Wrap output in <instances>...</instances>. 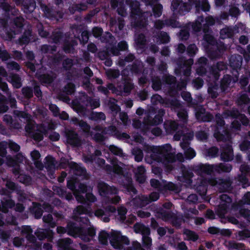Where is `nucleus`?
<instances>
[{
	"label": "nucleus",
	"mask_w": 250,
	"mask_h": 250,
	"mask_svg": "<svg viewBox=\"0 0 250 250\" xmlns=\"http://www.w3.org/2000/svg\"><path fill=\"white\" fill-rule=\"evenodd\" d=\"M171 146L167 144L157 146V163H161L167 174L174 168L180 167L179 163L184 161V156L181 153L177 154L171 152Z\"/></svg>",
	"instance_id": "obj_1"
},
{
	"label": "nucleus",
	"mask_w": 250,
	"mask_h": 250,
	"mask_svg": "<svg viewBox=\"0 0 250 250\" xmlns=\"http://www.w3.org/2000/svg\"><path fill=\"white\" fill-rule=\"evenodd\" d=\"M232 168L231 165L225 163H220L213 165L200 164L194 166L193 170L197 174L200 176L203 174L211 175L215 173H229Z\"/></svg>",
	"instance_id": "obj_2"
},
{
	"label": "nucleus",
	"mask_w": 250,
	"mask_h": 250,
	"mask_svg": "<svg viewBox=\"0 0 250 250\" xmlns=\"http://www.w3.org/2000/svg\"><path fill=\"white\" fill-rule=\"evenodd\" d=\"M145 116L143 122L137 121L133 123L136 128L142 127L144 131H148L151 126H156V108L151 107L147 110H146Z\"/></svg>",
	"instance_id": "obj_3"
},
{
	"label": "nucleus",
	"mask_w": 250,
	"mask_h": 250,
	"mask_svg": "<svg viewBox=\"0 0 250 250\" xmlns=\"http://www.w3.org/2000/svg\"><path fill=\"white\" fill-rule=\"evenodd\" d=\"M165 220H169L171 225L177 228H180L182 223L186 222L184 216L182 214H175L171 211L161 210L157 208V218L159 215Z\"/></svg>",
	"instance_id": "obj_4"
},
{
	"label": "nucleus",
	"mask_w": 250,
	"mask_h": 250,
	"mask_svg": "<svg viewBox=\"0 0 250 250\" xmlns=\"http://www.w3.org/2000/svg\"><path fill=\"white\" fill-rule=\"evenodd\" d=\"M193 63L192 59L187 60L184 57L180 58L177 61L178 67L175 68V74L177 76L183 75L186 77H188L191 74V66Z\"/></svg>",
	"instance_id": "obj_5"
},
{
	"label": "nucleus",
	"mask_w": 250,
	"mask_h": 250,
	"mask_svg": "<svg viewBox=\"0 0 250 250\" xmlns=\"http://www.w3.org/2000/svg\"><path fill=\"white\" fill-rule=\"evenodd\" d=\"M110 243L114 249H122L124 245L129 244L128 237L122 235L120 232L114 231L110 234Z\"/></svg>",
	"instance_id": "obj_6"
},
{
	"label": "nucleus",
	"mask_w": 250,
	"mask_h": 250,
	"mask_svg": "<svg viewBox=\"0 0 250 250\" xmlns=\"http://www.w3.org/2000/svg\"><path fill=\"white\" fill-rule=\"evenodd\" d=\"M155 201H156V191H154L148 196L141 195L136 196L133 200V203L136 207L142 208L150 203Z\"/></svg>",
	"instance_id": "obj_7"
},
{
	"label": "nucleus",
	"mask_w": 250,
	"mask_h": 250,
	"mask_svg": "<svg viewBox=\"0 0 250 250\" xmlns=\"http://www.w3.org/2000/svg\"><path fill=\"white\" fill-rule=\"evenodd\" d=\"M179 164L180 167L174 168L169 174L181 175V177L183 182H191L193 176L192 170L186 167L182 163Z\"/></svg>",
	"instance_id": "obj_8"
},
{
	"label": "nucleus",
	"mask_w": 250,
	"mask_h": 250,
	"mask_svg": "<svg viewBox=\"0 0 250 250\" xmlns=\"http://www.w3.org/2000/svg\"><path fill=\"white\" fill-rule=\"evenodd\" d=\"M40 7L46 18L50 20L59 21L60 19H62L63 17V14L62 11L55 10V9L52 7H48L45 4L41 3L40 4Z\"/></svg>",
	"instance_id": "obj_9"
},
{
	"label": "nucleus",
	"mask_w": 250,
	"mask_h": 250,
	"mask_svg": "<svg viewBox=\"0 0 250 250\" xmlns=\"http://www.w3.org/2000/svg\"><path fill=\"white\" fill-rule=\"evenodd\" d=\"M6 192L7 191L4 190L1 193V210L4 213H7L8 209L15 206V202L12 199L11 193Z\"/></svg>",
	"instance_id": "obj_10"
},
{
	"label": "nucleus",
	"mask_w": 250,
	"mask_h": 250,
	"mask_svg": "<svg viewBox=\"0 0 250 250\" xmlns=\"http://www.w3.org/2000/svg\"><path fill=\"white\" fill-rule=\"evenodd\" d=\"M66 142L73 147H79L82 144V138L73 130H67L65 132Z\"/></svg>",
	"instance_id": "obj_11"
},
{
	"label": "nucleus",
	"mask_w": 250,
	"mask_h": 250,
	"mask_svg": "<svg viewBox=\"0 0 250 250\" xmlns=\"http://www.w3.org/2000/svg\"><path fill=\"white\" fill-rule=\"evenodd\" d=\"M214 185L217 186L221 192L231 191L232 189V180L229 177L226 179L222 178H214Z\"/></svg>",
	"instance_id": "obj_12"
},
{
	"label": "nucleus",
	"mask_w": 250,
	"mask_h": 250,
	"mask_svg": "<svg viewBox=\"0 0 250 250\" xmlns=\"http://www.w3.org/2000/svg\"><path fill=\"white\" fill-rule=\"evenodd\" d=\"M75 198L77 202L83 205H87L88 207H91L93 203H95L97 198L91 192L85 193V196L82 194H76Z\"/></svg>",
	"instance_id": "obj_13"
},
{
	"label": "nucleus",
	"mask_w": 250,
	"mask_h": 250,
	"mask_svg": "<svg viewBox=\"0 0 250 250\" xmlns=\"http://www.w3.org/2000/svg\"><path fill=\"white\" fill-rule=\"evenodd\" d=\"M98 189L102 196H107L110 195H115L118 192V189L113 186L110 187L107 183L103 182L98 185Z\"/></svg>",
	"instance_id": "obj_14"
},
{
	"label": "nucleus",
	"mask_w": 250,
	"mask_h": 250,
	"mask_svg": "<svg viewBox=\"0 0 250 250\" xmlns=\"http://www.w3.org/2000/svg\"><path fill=\"white\" fill-rule=\"evenodd\" d=\"M72 29V30L76 31V33L81 34L80 36L78 37L79 42H80V43L85 44L87 43L89 36L90 35V33L89 31L83 30V28L82 26L77 24L73 25Z\"/></svg>",
	"instance_id": "obj_15"
},
{
	"label": "nucleus",
	"mask_w": 250,
	"mask_h": 250,
	"mask_svg": "<svg viewBox=\"0 0 250 250\" xmlns=\"http://www.w3.org/2000/svg\"><path fill=\"white\" fill-rule=\"evenodd\" d=\"M165 26L175 28L180 27V22L176 19L170 18L166 20H157V31Z\"/></svg>",
	"instance_id": "obj_16"
},
{
	"label": "nucleus",
	"mask_w": 250,
	"mask_h": 250,
	"mask_svg": "<svg viewBox=\"0 0 250 250\" xmlns=\"http://www.w3.org/2000/svg\"><path fill=\"white\" fill-rule=\"evenodd\" d=\"M214 178L201 179L199 184L197 186L196 188L197 191L202 190V192L200 193L201 195L206 194L207 191V188L208 185H214Z\"/></svg>",
	"instance_id": "obj_17"
},
{
	"label": "nucleus",
	"mask_w": 250,
	"mask_h": 250,
	"mask_svg": "<svg viewBox=\"0 0 250 250\" xmlns=\"http://www.w3.org/2000/svg\"><path fill=\"white\" fill-rule=\"evenodd\" d=\"M133 88V84L127 79H125L122 83V85H118L119 90L118 95L122 96L124 93L129 95Z\"/></svg>",
	"instance_id": "obj_18"
},
{
	"label": "nucleus",
	"mask_w": 250,
	"mask_h": 250,
	"mask_svg": "<svg viewBox=\"0 0 250 250\" xmlns=\"http://www.w3.org/2000/svg\"><path fill=\"white\" fill-rule=\"evenodd\" d=\"M125 4L129 5L131 10V15L133 17L134 15L141 14L143 12L140 8V3L136 0H125Z\"/></svg>",
	"instance_id": "obj_19"
},
{
	"label": "nucleus",
	"mask_w": 250,
	"mask_h": 250,
	"mask_svg": "<svg viewBox=\"0 0 250 250\" xmlns=\"http://www.w3.org/2000/svg\"><path fill=\"white\" fill-rule=\"evenodd\" d=\"M36 237L40 240H42L47 239L49 240L52 239L53 237V232L52 230L48 229H42L38 228L35 231Z\"/></svg>",
	"instance_id": "obj_20"
},
{
	"label": "nucleus",
	"mask_w": 250,
	"mask_h": 250,
	"mask_svg": "<svg viewBox=\"0 0 250 250\" xmlns=\"http://www.w3.org/2000/svg\"><path fill=\"white\" fill-rule=\"evenodd\" d=\"M233 158L234 154H233L232 146L230 145H226L223 150L222 151V153H221V160L225 162H229L231 161Z\"/></svg>",
	"instance_id": "obj_21"
},
{
	"label": "nucleus",
	"mask_w": 250,
	"mask_h": 250,
	"mask_svg": "<svg viewBox=\"0 0 250 250\" xmlns=\"http://www.w3.org/2000/svg\"><path fill=\"white\" fill-rule=\"evenodd\" d=\"M242 62V57L240 55H232L229 58V66L233 70L238 71L240 69Z\"/></svg>",
	"instance_id": "obj_22"
},
{
	"label": "nucleus",
	"mask_w": 250,
	"mask_h": 250,
	"mask_svg": "<svg viewBox=\"0 0 250 250\" xmlns=\"http://www.w3.org/2000/svg\"><path fill=\"white\" fill-rule=\"evenodd\" d=\"M14 114L16 117L18 118L20 120L21 119H24L27 124L25 126V129L27 130L28 129H30L29 124L31 123L32 118L31 116L28 113L25 111H21V110H15Z\"/></svg>",
	"instance_id": "obj_23"
},
{
	"label": "nucleus",
	"mask_w": 250,
	"mask_h": 250,
	"mask_svg": "<svg viewBox=\"0 0 250 250\" xmlns=\"http://www.w3.org/2000/svg\"><path fill=\"white\" fill-rule=\"evenodd\" d=\"M133 17H135L134 26L135 27L142 28L146 27L147 18L144 12L141 13V14L134 15Z\"/></svg>",
	"instance_id": "obj_24"
},
{
	"label": "nucleus",
	"mask_w": 250,
	"mask_h": 250,
	"mask_svg": "<svg viewBox=\"0 0 250 250\" xmlns=\"http://www.w3.org/2000/svg\"><path fill=\"white\" fill-rule=\"evenodd\" d=\"M77 44V42L74 39H65L63 44V50L66 54L73 53L75 50L74 47Z\"/></svg>",
	"instance_id": "obj_25"
},
{
	"label": "nucleus",
	"mask_w": 250,
	"mask_h": 250,
	"mask_svg": "<svg viewBox=\"0 0 250 250\" xmlns=\"http://www.w3.org/2000/svg\"><path fill=\"white\" fill-rule=\"evenodd\" d=\"M21 3L24 12L30 13L33 12L36 7L35 0H21L19 1Z\"/></svg>",
	"instance_id": "obj_26"
},
{
	"label": "nucleus",
	"mask_w": 250,
	"mask_h": 250,
	"mask_svg": "<svg viewBox=\"0 0 250 250\" xmlns=\"http://www.w3.org/2000/svg\"><path fill=\"white\" fill-rule=\"evenodd\" d=\"M73 241L70 238H60L57 241V246L60 250H70Z\"/></svg>",
	"instance_id": "obj_27"
},
{
	"label": "nucleus",
	"mask_w": 250,
	"mask_h": 250,
	"mask_svg": "<svg viewBox=\"0 0 250 250\" xmlns=\"http://www.w3.org/2000/svg\"><path fill=\"white\" fill-rule=\"evenodd\" d=\"M135 43L137 49L145 50L146 46V39L144 33L139 34L135 39Z\"/></svg>",
	"instance_id": "obj_28"
},
{
	"label": "nucleus",
	"mask_w": 250,
	"mask_h": 250,
	"mask_svg": "<svg viewBox=\"0 0 250 250\" xmlns=\"http://www.w3.org/2000/svg\"><path fill=\"white\" fill-rule=\"evenodd\" d=\"M66 228L67 234L69 236H75L77 233L81 232L82 228L73 222L67 223Z\"/></svg>",
	"instance_id": "obj_29"
},
{
	"label": "nucleus",
	"mask_w": 250,
	"mask_h": 250,
	"mask_svg": "<svg viewBox=\"0 0 250 250\" xmlns=\"http://www.w3.org/2000/svg\"><path fill=\"white\" fill-rule=\"evenodd\" d=\"M134 231L136 233H141L142 237H147L150 233V229L143 224H135L134 226Z\"/></svg>",
	"instance_id": "obj_30"
},
{
	"label": "nucleus",
	"mask_w": 250,
	"mask_h": 250,
	"mask_svg": "<svg viewBox=\"0 0 250 250\" xmlns=\"http://www.w3.org/2000/svg\"><path fill=\"white\" fill-rule=\"evenodd\" d=\"M164 128L167 134H172L178 129V124L175 121H167L164 123Z\"/></svg>",
	"instance_id": "obj_31"
},
{
	"label": "nucleus",
	"mask_w": 250,
	"mask_h": 250,
	"mask_svg": "<svg viewBox=\"0 0 250 250\" xmlns=\"http://www.w3.org/2000/svg\"><path fill=\"white\" fill-rule=\"evenodd\" d=\"M228 131L224 126H215L214 136L218 141H222L225 139V135H227Z\"/></svg>",
	"instance_id": "obj_32"
},
{
	"label": "nucleus",
	"mask_w": 250,
	"mask_h": 250,
	"mask_svg": "<svg viewBox=\"0 0 250 250\" xmlns=\"http://www.w3.org/2000/svg\"><path fill=\"white\" fill-rule=\"evenodd\" d=\"M71 168L74 170V174L78 176H84L86 174V168L84 167L81 166L80 165L77 164L75 162H72Z\"/></svg>",
	"instance_id": "obj_33"
},
{
	"label": "nucleus",
	"mask_w": 250,
	"mask_h": 250,
	"mask_svg": "<svg viewBox=\"0 0 250 250\" xmlns=\"http://www.w3.org/2000/svg\"><path fill=\"white\" fill-rule=\"evenodd\" d=\"M231 77L230 75H225L220 82V89L222 92H225L229 87Z\"/></svg>",
	"instance_id": "obj_34"
},
{
	"label": "nucleus",
	"mask_w": 250,
	"mask_h": 250,
	"mask_svg": "<svg viewBox=\"0 0 250 250\" xmlns=\"http://www.w3.org/2000/svg\"><path fill=\"white\" fill-rule=\"evenodd\" d=\"M124 71L130 72L132 74L139 75L142 74V68L139 63L134 62L132 64L126 66Z\"/></svg>",
	"instance_id": "obj_35"
},
{
	"label": "nucleus",
	"mask_w": 250,
	"mask_h": 250,
	"mask_svg": "<svg viewBox=\"0 0 250 250\" xmlns=\"http://www.w3.org/2000/svg\"><path fill=\"white\" fill-rule=\"evenodd\" d=\"M183 3L182 0H172L170 7L171 10L174 13H177L180 15H184L186 13V11L180 12L182 4Z\"/></svg>",
	"instance_id": "obj_36"
},
{
	"label": "nucleus",
	"mask_w": 250,
	"mask_h": 250,
	"mask_svg": "<svg viewBox=\"0 0 250 250\" xmlns=\"http://www.w3.org/2000/svg\"><path fill=\"white\" fill-rule=\"evenodd\" d=\"M55 78V75L52 73L42 74L40 75L38 77V79L40 82L45 84H51L53 83Z\"/></svg>",
	"instance_id": "obj_37"
},
{
	"label": "nucleus",
	"mask_w": 250,
	"mask_h": 250,
	"mask_svg": "<svg viewBox=\"0 0 250 250\" xmlns=\"http://www.w3.org/2000/svg\"><path fill=\"white\" fill-rule=\"evenodd\" d=\"M125 0H111L110 4L111 7L115 9L118 8V11L119 15H122L123 12L125 10Z\"/></svg>",
	"instance_id": "obj_38"
},
{
	"label": "nucleus",
	"mask_w": 250,
	"mask_h": 250,
	"mask_svg": "<svg viewBox=\"0 0 250 250\" xmlns=\"http://www.w3.org/2000/svg\"><path fill=\"white\" fill-rule=\"evenodd\" d=\"M200 0H188V2H184L182 4L180 12L187 11V13L188 12L192 9L193 6L195 7L196 10L197 7V2L200 1Z\"/></svg>",
	"instance_id": "obj_39"
},
{
	"label": "nucleus",
	"mask_w": 250,
	"mask_h": 250,
	"mask_svg": "<svg viewBox=\"0 0 250 250\" xmlns=\"http://www.w3.org/2000/svg\"><path fill=\"white\" fill-rule=\"evenodd\" d=\"M89 119L90 120L100 123L101 121L105 120L106 116L105 114L102 112L93 111L90 114Z\"/></svg>",
	"instance_id": "obj_40"
},
{
	"label": "nucleus",
	"mask_w": 250,
	"mask_h": 250,
	"mask_svg": "<svg viewBox=\"0 0 250 250\" xmlns=\"http://www.w3.org/2000/svg\"><path fill=\"white\" fill-rule=\"evenodd\" d=\"M220 88V84L214 82L208 86V92L212 99H216L218 96L217 90Z\"/></svg>",
	"instance_id": "obj_41"
},
{
	"label": "nucleus",
	"mask_w": 250,
	"mask_h": 250,
	"mask_svg": "<svg viewBox=\"0 0 250 250\" xmlns=\"http://www.w3.org/2000/svg\"><path fill=\"white\" fill-rule=\"evenodd\" d=\"M170 41V37L165 31H157V44L168 43Z\"/></svg>",
	"instance_id": "obj_42"
},
{
	"label": "nucleus",
	"mask_w": 250,
	"mask_h": 250,
	"mask_svg": "<svg viewBox=\"0 0 250 250\" xmlns=\"http://www.w3.org/2000/svg\"><path fill=\"white\" fill-rule=\"evenodd\" d=\"M204 21V17L203 15L198 16L197 19L192 23V29L194 33H199L202 28V23Z\"/></svg>",
	"instance_id": "obj_43"
},
{
	"label": "nucleus",
	"mask_w": 250,
	"mask_h": 250,
	"mask_svg": "<svg viewBox=\"0 0 250 250\" xmlns=\"http://www.w3.org/2000/svg\"><path fill=\"white\" fill-rule=\"evenodd\" d=\"M231 204L221 202L218 206L217 213L220 217H223L229 210Z\"/></svg>",
	"instance_id": "obj_44"
},
{
	"label": "nucleus",
	"mask_w": 250,
	"mask_h": 250,
	"mask_svg": "<svg viewBox=\"0 0 250 250\" xmlns=\"http://www.w3.org/2000/svg\"><path fill=\"white\" fill-rule=\"evenodd\" d=\"M125 183L123 182V186L125 189L129 192H133L136 193L137 192L136 189L133 186L132 183V180L131 177H127L125 178Z\"/></svg>",
	"instance_id": "obj_45"
},
{
	"label": "nucleus",
	"mask_w": 250,
	"mask_h": 250,
	"mask_svg": "<svg viewBox=\"0 0 250 250\" xmlns=\"http://www.w3.org/2000/svg\"><path fill=\"white\" fill-rule=\"evenodd\" d=\"M197 7L196 9V12L199 13L200 10L204 12H208L210 9V5L209 4L208 0H200L197 2Z\"/></svg>",
	"instance_id": "obj_46"
},
{
	"label": "nucleus",
	"mask_w": 250,
	"mask_h": 250,
	"mask_svg": "<svg viewBox=\"0 0 250 250\" xmlns=\"http://www.w3.org/2000/svg\"><path fill=\"white\" fill-rule=\"evenodd\" d=\"M245 205H250V191L245 193L241 200L238 201V206L240 208V211L241 209H244L243 208L245 207Z\"/></svg>",
	"instance_id": "obj_47"
},
{
	"label": "nucleus",
	"mask_w": 250,
	"mask_h": 250,
	"mask_svg": "<svg viewBox=\"0 0 250 250\" xmlns=\"http://www.w3.org/2000/svg\"><path fill=\"white\" fill-rule=\"evenodd\" d=\"M162 189L164 191H172L177 192L178 188L176 184L171 182L163 181V185L162 186Z\"/></svg>",
	"instance_id": "obj_48"
},
{
	"label": "nucleus",
	"mask_w": 250,
	"mask_h": 250,
	"mask_svg": "<svg viewBox=\"0 0 250 250\" xmlns=\"http://www.w3.org/2000/svg\"><path fill=\"white\" fill-rule=\"evenodd\" d=\"M234 36V31L231 28L225 27L220 31V37L222 39L231 38Z\"/></svg>",
	"instance_id": "obj_49"
},
{
	"label": "nucleus",
	"mask_w": 250,
	"mask_h": 250,
	"mask_svg": "<svg viewBox=\"0 0 250 250\" xmlns=\"http://www.w3.org/2000/svg\"><path fill=\"white\" fill-rule=\"evenodd\" d=\"M10 81L14 88H20L22 86L21 77L17 74L11 75L10 77Z\"/></svg>",
	"instance_id": "obj_50"
},
{
	"label": "nucleus",
	"mask_w": 250,
	"mask_h": 250,
	"mask_svg": "<svg viewBox=\"0 0 250 250\" xmlns=\"http://www.w3.org/2000/svg\"><path fill=\"white\" fill-rule=\"evenodd\" d=\"M31 211L34 213L36 219H40L42 216L43 210L40 203L34 202Z\"/></svg>",
	"instance_id": "obj_51"
},
{
	"label": "nucleus",
	"mask_w": 250,
	"mask_h": 250,
	"mask_svg": "<svg viewBox=\"0 0 250 250\" xmlns=\"http://www.w3.org/2000/svg\"><path fill=\"white\" fill-rule=\"evenodd\" d=\"M63 37V33L60 31H54L50 36L54 43L58 44L60 42Z\"/></svg>",
	"instance_id": "obj_52"
},
{
	"label": "nucleus",
	"mask_w": 250,
	"mask_h": 250,
	"mask_svg": "<svg viewBox=\"0 0 250 250\" xmlns=\"http://www.w3.org/2000/svg\"><path fill=\"white\" fill-rule=\"evenodd\" d=\"M0 7L1 9L8 15H9L10 13L13 15H15V14L18 11L16 8L13 7L8 3L5 1L1 3Z\"/></svg>",
	"instance_id": "obj_53"
},
{
	"label": "nucleus",
	"mask_w": 250,
	"mask_h": 250,
	"mask_svg": "<svg viewBox=\"0 0 250 250\" xmlns=\"http://www.w3.org/2000/svg\"><path fill=\"white\" fill-rule=\"evenodd\" d=\"M87 8V6L85 3H80L72 5L70 7L69 10L72 14H74L76 12H81L86 10Z\"/></svg>",
	"instance_id": "obj_54"
},
{
	"label": "nucleus",
	"mask_w": 250,
	"mask_h": 250,
	"mask_svg": "<svg viewBox=\"0 0 250 250\" xmlns=\"http://www.w3.org/2000/svg\"><path fill=\"white\" fill-rule=\"evenodd\" d=\"M30 156L32 161L34 162L35 165L36 167H42V164L41 162L39 161L41 155L39 151L37 150H34L31 151L30 153Z\"/></svg>",
	"instance_id": "obj_55"
},
{
	"label": "nucleus",
	"mask_w": 250,
	"mask_h": 250,
	"mask_svg": "<svg viewBox=\"0 0 250 250\" xmlns=\"http://www.w3.org/2000/svg\"><path fill=\"white\" fill-rule=\"evenodd\" d=\"M135 59V56L134 54L129 53L127 55L124 59L120 58L118 62V64L120 67H125L126 64V62H131Z\"/></svg>",
	"instance_id": "obj_56"
},
{
	"label": "nucleus",
	"mask_w": 250,
	"mask_h": 250,
	"mask_svg": "<svg viewBox=\"0 0 250 250\" xmlns=\"http://www.w3.org/2000/svg\"><path fill=\"white\" fill-rule=\"evenodd\" d=\"M22 94L26 99H30L34 96L33 87L30 86H24L21 89Z\"/></svg>",
	"instance_id": "obj_57"
},
{
	"label": "nucleus",
	"mask_w": 250,
	"mask_h": 250,
	"mask_svg": "<svg viewBox=\"0 0 250 250\" xmlns=\"http://www.w3.org/2000/svg\"><path fill=\"white\" fill-rule=\"evenodd\" d=\"M31 36V31L26 30L22 34L21 38L19 39V43L21 44H27L30 42V37Z\"/></svg>",
	"instance_id": "obj_58"
},
{
	"label": "nucleus",
	"mask_w": 250,
	"mask_h": 250,
	"mask_svg": "<svg viewBox=\"0 0 250 250\" xmlns=\"http://www.w3.org/2000/svg\"><path fill=\"white\" fill-rule=\"evenodd\" d=\"M208 57L211 60H216L220 58L222 55L219 53L212 46L207 51Z\"/></svg>",
	"instance_id": "obj_59"
},
{
	"label": "nucleus",
	"mask_w": 250,
	"mask_h": 250,
	"mask_svg": "<svg viewBox=\"0 0 250 250\" xmlns=\"http://www.w3.org/2000/svg\"><path fill=\"white\" fill-rule=\"evenodd\" d=\"M205 23L203 24V31L206 33L208 30V27L213 25L215 23L214 18L211 16H208L204 18Z\"/></svg>",
	"instance_id": "obj_60"
},
{
	"label": "nucleus",
	"mask_w": 250,
	"mask_h": 250,
	"mask_svg": "<svg viewBox=\"0 0 250 250\" xmlns=\"http://www.w3.org/2000/svg\"><path fill=\"white\" fill-rule=\"evenodd\" d=\"M110 234L105 230L101 231L99 235V241L103 245H106L108 240H110Z\"/></svg>",
	"instance_id": "obj_61"
},
{
	"label": "nucleus",
	"mask_w": 250,
	"mask_h": 250,
	"mask_svg": "<svg viewBox=\"0 0 250 250\" xmlns=\"http://www.w3.org/2000/svg\"><path fill=\"white\" fill-rule=\"evenodd\" d=\"M95 214L97 217L101 218L104 222L108 223L110 221L109 215L106 214L105 211L102 209H97Z\"/></svg>",
	"instance_id": "obj_62"
},
{
	"label": "nucleus",
	"mask_w": 250,
	"mask_h": 250,
	"mask_svg": "<svg viewBox=\"0 0 250 250\" xmlns=\"http://www.w3.org/2000/svg\"><path fill=\"white\" fill-rule=\"evenodd\" d=\"M55 160L53 156H48L45 157V167L49 171L54 168Z\"/></svg>",
	"instance_id": "obj_63"
},
{
	"label": "nucleus",
	"mask_w": 250,
	"mask_h": 250,
	"mask_svg": "<svg viewBox=\"0 0 250 250\" xmlns=\"http://www.w3.org/2000/svg\"><path fill=\"white\" fill-rule=\"evenodd\" d=\"M250 103V98L246 93L242 94L237 100V104L242 106L244 104H248Z\"/></svg>",
	"instance_id": "obj_64"
}]
</instances>
